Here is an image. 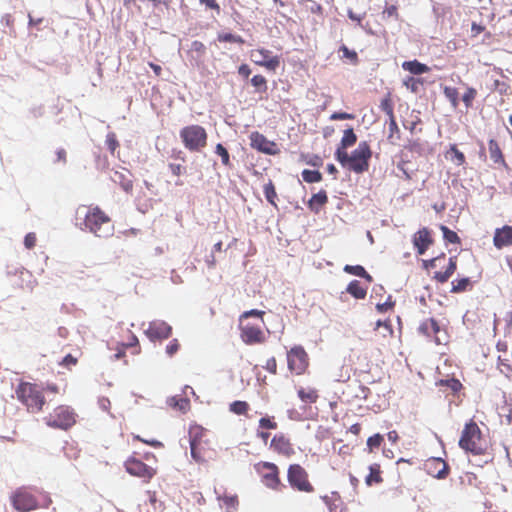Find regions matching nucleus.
<instances>
[{"label":"nucleus","instance_id":"obj_1","mask_svg":"<svg viewBox=\"0 0 512 512\" xmlns=\"http://www.w3.org/2000/svg\"><path fill=\"white\" fill-rule=\"evenodd\" d=\"M75 224L81 230L88 231L97 237H107L113 233L111 218L99 206H78L75 213Z\"/></svg>","mask_w":512,"mask_h":512},{"label":"nucleus","instance_id":"obj_2","mask_svg":"<svg viewBox=\"0 0 512 512\" xmlns=\"http://www.w3.org/2000/svg\"><path fill=\"white\" fill-rule=\"evenodd\" d=\"M265 312L252 309L243 312L239 317L240 338L246 345L263 344L266 334L263 330Z\"/></svg>","mask_w":512,"mask_h":512},{"label":"nucleus","instance_id":"obj_3","mask_svg":"<svg viewBox=\"0 0 512 512\" xmlns=\"http://www.w3.org/2000/svg\"><path fill=\"white\" fill-rule=\"evenodd\" d=\"M371 156L372 151L370 145L366 141L360 142L357 148L353 150L350 155L348 152H335V158L341 166L357 174H362L368 171Z\"/></svg>","mask_w":512,"mask_h":512},{"label":"nucleus","instance_id":"obj_4","mask_svg":"<svg viewBox=\"0 0 512 512\" xmlns=\"http://www.w3.org/2000/svg\"><path fill=\"white\" fill-rule=\"evenodd\" d=\"M16 398L30 413H39L43 410L46 399L43 389L31 382L22 381L15 389Z\"/></svg>","mask_w":512,"mask_h":512},{"label":"nucleus","instance_id":"obj_5","mask_svg":"<svg viewBox=\"0 0 512 512\" xmlns=\"http://www.w3.org/2000/svg\"><path fill=\"white\" fill-rule=\"evenodd\" d=\"M459 447L473 455H484L486 453L487 442L474 420L465 424L459 439Z\"/></svg>","mask_w":512,"mask_h":512},{"label":"nucleus","instance_id":"obj_6","mask_svg":"<svg viewBox=\"0 0 512 512\" xmlns=\"http://www.w3.org/2000/svg\"><path fill=\"white\" fill-rule=\"evenodd\" d=\"M44 422L50 428L67 431L76 424L77 414L70 406L59 405L44 417Z\"/></svg>","mask_w":512,"mask_h":512},{"label":"nucleus","instance_id":"obj_7","mask_svg":"<svg viewBox=\"0 0 512 512\" xmlns=\"http://www.w3.org/2000/svg\"><path fill=\"white\" fill-rule=\"evenodd\" d=\"M180 139L186 149L199 152L207 145L208 134L204 127L192 124L180 130Z\"/></svg>","mask_w":512,"mask_h":512},{"label":"nucleus","instance_id":"obj_8","mask_svg":"<svg viewBox=\"0 0 512 512\" xmlns=\"http://www.w3.org/2000/svg\"><path fill=\"white\" fill-rule=\"evenodd\" d=\"M254 469L260 476L263 485L267 488L274 491H281L285 488V485L280 479V471L276 464L260 461L254 465Z\"/></svg>","mask_w":512,"mask_h":512},{"label":"nucleus","instance_id":"obj_9","mask_svg":"<svg viewBox=\"0 0 512 512\" xmlns=\"http://www.w3.org/2000/svg\"><path fill=\"white\" fill-rule=\"evenodd\" d=\"M287 480L290 486L300 492L312 493L314 487L309 481L307 471L299 464H291L287 470Z\"/></svg>","mask_w":512,"mask_h":512},{"label":"nucleus","instance_id":"obj_10","mask_svg":"<svg viewBox=\"0 0 512 512\" xmlns=\"http://www.w3.org/2000/svg\"><path fill=\"white\" fill-rule=\"evenodd\" d=\"M287 366L295 375H303L307 371L309 356L302 346L296 345L287 352Z\"/></svg>","mask_w":512,"mask_h":512},{"label":"nucleus","instance_id":"obj_11","mask_svg":"<svg viewBox=\"0 0 512 512\" xmlns=\"http://www.w3.org/2000/svg\"><path fill=\"white\" fill-rule=\"evenodd\" d=\"M124 467L127 473L142 479L144 483H149L157 474L156 467L150 466L134 456L129 457L124 462Z\"/></svg>","mask_w":512,"mask_h":512},{"label":"nucleus","instance_id":"obj_12","mask_svg":"<svg viewBox=\"0 0 512 512\" xmlns=\"http://www.w3.org/2000/svg\"><path fill=\"white\" fill-rule=\"evenodd\" d=\"M13 507L19 512H29L39 507L35 496L27 488H18L11 496Z\"/></svg>","mask_w":512,"mask_h":512},{"label":"nucleus","instance_id":"obj_13","mask_svg":"<svg viewBox=\"0 0 512 512\" xmlns=\"http://www.w3.org/2000/svg\"><path fill=\"white\" fill-rule=\"evenodd\" d=\"M252 61L269 71H275L280 65V57L272 55V52L265 48H258L251 51Z\"/></svg>","mask_w":512,"mask_h":512},{"label":"nucleus","instance_id":"obj_14","mask_svg":"<svg viewBox=\"0 0 512 512\" xmlns=\"http://www.w3.org/2000/svg\"><path fill=\"white\" fill-rule=\"evenodd\" d=\"M250 146L267 155H277L280 153L278 145L274 141L268 140L262 133L253 131L250 136Z\"/></svg>","mask_w":512,"mask_h":512},{"label":"nucleus","instance_id":"obj_15","mask_svg":"<svg viewBox=\"0 0 512 512\" xmlns=\"http://www.w3.org/2000/svg\"><path fill=\"white\" fill-rule=\"evenodd\" d=\"M145 334L151 341L164 340L171 336L172 327L165 321L154 320L145 329Z\"/></svg>","mask_w":512,"mask_h":512},{"label":"nucleus","instance_id":"obj_16","mask_svg":"<svg viewBox=\"0 0 512 512\" xmlns=\"http://www.w3.org/2000/svg\"><path fill=\"white\" fill-rule=\"evenodd\" d=\"M270 449L286 458H290L295 454L293 444L283 433H277L273 436L270 442Z\"/></svg>","mask_w":512,"mask_h":512},{"label":"nucleus","instance_id":"obj_17","mask_svg":"<svg viewBox=\"0 0 512 512\" xmlns=\"http://www.w3.org/2000/svg\"><path fill=\"white\" fill-rule=\"evenodd\" d=\"M426 472L434 478L445 479L450 471L449 465L442 459L431 457L424 463Z\"/></svg>","mask_w":512,"mask_h":512},{"label":"nucleus","instance_id":"obj_18","mask_svg":"<svg viewBox=\"0 0 512 512\" xmlns=\"http://www.w3.org/2000/svg\"><path fill=\"white\" fill-rule=\"evenodd\" d=\"M190 436V448L193 459L199 463L205 462L207 459V443L201 437H198L197 433L193 434L191 431Z\"/></svg>","mask_w":512,"mask_h":512},{"label":"nucleus","instance_id":"obj_19","mask_svg":"<svg viewBox=\"0 0 512 512\" xmlns=\"http://www.w3.org/2000/svg\"><path fill=\"white\" fill-rule=\"evenodd\" d=\"M413 245L419 255H423L429 246L433 243L431 232L428 228L424 227L418 230L412 239Z\"/></svg>","mask_w":512,"mask_h":512},{"label":"nucleus","instance_id":"obj_20","mask_svg":"<svg viewBox=\"0 0 512 512\" xmlns=\"http://www.w3.org/2000/svg\"><path fill=\"white\" fill-rule=\"evenodd\" d=\"M216 494L220 507L225 509L226 512H235L238 509L239 499L236 493L224 489L222 492L216 491Z\"/></svg>","mask_w":512,"mask_h":512},{"label":"nucleus","instance_id":"obj_21","mask_svg":"<svg viewBox=\"0 0 512 512\" xmlns=\"http://www.w3.org/2000/svg\"><path fill=\"white\" fill-rule=\"evenodd\" d=\"M493 244L497 249L512 246V226L504 225L495 229Z\"/></svg>","mask_w":512,"mask_h":512},{"label":"nucleus","instance_id":"obj_22","mask_svg":"<svg viewBox=\"0 0 512 512\" xmlns=\"http://www.w3.org/2000/svg\"><path fill=\"white\" fill-rule=\"evenodd\" d=\"M113 182L119 184L124 191L129 192L133 188V181L131 179V173L127 169L121 171H115L111 176Z\"/></svg>","mask_w":512,"mask_h":512},{"label":"nucleus","instance_id":"obj_23","mask_svg":"<svg viewBox=\"0 0 512 512\" xmlns=\"http://www.w3.org/2000/svg\"><path fill=\"white\" fill-rule=\"evenodd\" d=\"M457 269V257H450L448 260V265L444 271H436L434 273L433 279L437 282L443 284L446 283L450 277L455 273Z\"/></svg>","mask_w":512,"mask_h":512},{"label":"nucleus","instance_id":"obj_24","mask_svg":"<svg viewBox=\"0 0 512 512\" xmlns=\"http://www.w3.org/2000/svg\"><path fill=\"white\" fill-rule=\"evenodd\" d=\"M205 53V45L198 40L193 41L190 45L189 50L187 51V54L190 57L191 61H194L196 65L202 62Z\"/></svg>","mask_w":512,"mask_h":512},{"label":"nucleus","instance_id":"obj_25","mask_svg":"<svg viewBox=\"0 0 512 512\" xmlns=\"http://www.w3.org/2000/svg\"><path fill=\"white\" fill-rule=\"evenodd\" d=\"M299 399L305 404H314L319 399L318 390L313 387H299L297 389Z\"/></svg>","mask_w":512,"mask_h":512},{"label":"nucleus","instance_id":"obj_26","mask_svg":"<svg viewBox=\"0 0 512 512\" xmlns=\"http://www.w3.org/2000/svg\"><path fill=\"white\" fill-rule=\"evenodd\" d=\"M328 202V196L325 190H320L318 193L313 194L310 200L308 201V208L318 213L320 208L324 206Z\"/></svg>","mask_w":512,"mask_h":512},{"label":"nucleus","instance_id":"obj_27","mask_svg":"<svg viewBox=\"0 0 512 512\" xmlns=\"http://www.w3.org/2000/svg\"><path fill=\"white\" fill-rule=\"evenodd\" d=\"M488 148L490 153V158L496 164H501L504 167H507V163L505 162L503 153L498 142L494 139H490L488 142Z\"/></svg>","mask_w":512,"mask_h":512},{"label":"nucleus","instance_id":"obj_28","mask_svg":"<svg viewBox=\"0 0 512 512\" xmlns=\"http://www.w3.org/2000/svg\"><path fill=\"white\" fill-rule=\"evenodd\" d=\"M402 68L413 75H421L430 71V67L418 60L405 61L402 64Z\"/></svg>","mask_w":512,"mask_h":512},{"label":"nucleus","instance_id":"obj_29","mask_svg":"<svg viewBox=\"0 0 512 512\" xmlns=\"http://www.w3.org/2000/svg\"><path fill=\"white\" fill-rule=\"evenodd\" d=\"M356 142L357 136L354 133L353 128H348L344 130L340 144L338 145L336 151L347 152V148L353 146Z\"/></svg>","mask_w":512,"mask_h":512},{"label":"nucleus","instance_id":"obj_30","mask_svg":"<svg viewBox=\"0 0 512 512\" xmlns=\"http://www.w3.org/2000/svg\"><path fill=\"white\" fill-rule=\"evenodd\" d=\"M381 467L378 463H374L369 467V474L365 478L367 486L380 484L383 482Z\"/></svg>","mask_w":512,"mask_h":512},{"label":"nucleus","instance_id":"obj_31","mask_svg":"<svg viewBox=\"0 0 512 512\" xmlns=\"http://www.w3.org/2000/svg\"><path fill=\"white\" fill-rule=\"evenodd\" d=\"M346 291L356 299H364L367 294V289L358 280L351 281Z\"/></svg>","mask_w":512,"mask_h":512},{"label":"nucleus","instance_id":"obj_32","mask_svg":"<svg viewBox=\"0 0 512 512\" xmlns=\"http://www.w3.org/2000/svg\"><path fill=\"white\" fill-rule=\"evenodd\" d=\"M432 337L437 345L446 344L448 342V335L444 328L440 326L435 319V325H432Z\"/></svg>","mask_w":512,"mask_h":512},{"label":"nucleus","instance_id":"obj_33","mask_svg":"<svg viewBox=\"0 0 512 512\" xmlns=\"http://www.w3.org/2000/svg\"><path fill=\"white\" fill-rule=\"evenodd\" d=\"M389 133L387 139L392 145H397L401 139V132L397 125L396 118L389 119Z\"/></svg>","mask_w":512,"mask_h":512},{"label":"nucleus","instance_id":"obj_34","mask_svg":"<svg viewBox=\"0 0 512 512\" xmlns=\"http://www.w3.org/2000/svg\"><path fill=\"white\" fill-rule=\"evenodd\" d=\"M472 289V282L470 278L464 277L460 279H456L452 281L451 292L452 293H462L465 291H469Z\"/></svg>","mask_w":512,"mask_h":512},{"label":"nucleus","instance_id":"obj_35","mask_svg":"<svg viewBox=\"0 0 512 512\" xmlns=\"http://www.w3.org/2000/svg\"><path fill=\"white\" fill-rule=\"evenodd\" d=\"M175 157L176 159H179L181 163L172 162L169 164V169L174 176H181L186 173V167L183 165V163L186 161V158L182 151H178Z\"/></svg>","mask_w":512,"mask_h":512},{"label":"nucleus","instance_id":"obj_36","mask_svg":"<svg viewBox=\"0 0 512 512\" xmlns=\"http://www.w3.org/2000/svg\"><path fill=\"white\" fill-rule=\"evenodd\" d=\"M168 404L174 409H178L181 412L188 410L190 402L187 398L174 396L168 399Z\"/></svg>","mask_w":512,"mask_h":512},{"label":"nucleus","instance_id":"obj_37","mask_svg":"<svg viewBox=\"0 0 512 512\" xmlns=\"http://www.w3.org/2000/svg\"><path fill=\"white\" fill-rule=\"evenodd\" d=\"M497 368L508 380L512 381V365L509 359L498 357Z\"/></svg>","mask_w":512,"mask_h":512},{"label":"nucleus","instance_id":"obj_38","mask_svg":"<svg viewBox=\"0 0 512 512\" xmlns=\"http://www.w3.org/2000/svg\"><path fill=\"white\" fill-rule=\"evenodd\" d=\"M344 271L346 273H349V274H352V275H355V276H359V277L365 278L368 281L372 280L371 275L368 274L367 271L364 269V267L361 266V265H354V266L353 265H346L344 267Z\"/></svg>","mask_w":512,"mask_h":512},{"label":"nucleus","instance_id":"obj_39","mask_svg":"<svg viewBox=\"0 0 512 512\" xmlns=\"http://www.w3.org/2000/svg\"><path fill=\"white\" fill-rule=\"evenodd\" d=\"M380 109L388 116V119L395 118L394 105L390 94H387L380 102Z\"/></svg>","mask_w":512,"mask_h":512},{"label":"nucleus","instance_id":"obj_40","mask_svg":"<svg viewBox=\"0 0 512 512\" xmlns=\"http://www.w3.org/2000/svg\"><path fill=\"white\" fill-rule=\"evenodd\" d=\"M263 192L267 201L274 207H277L275 202V199L277 198V193L275 186L271 180H269V182L264 185Z\"/></svg>","mask_w":512,"mask_h":512},{"label":"nucleus","instance_id":"obj_41","mask_svg":"<svg viewBox=\"0 0 512 512\" xmlns=\"http://www.w3.org/2000/svg\"><path fill=\"white\" fill-rule=\"evenodd\" d=\"M302 178L307 183H318L322 181V173L318 170L305 169L302 171Z\"/></svg>","mask_w":512,"mask_h":512},{"label":"nucleus","instance_id":"obj_42","mask_svg":"<svg viewBox=\"0 0 512 512\" xmlns=\"http://www.w3.org/2000/svg\"><path fill=\"white\" fill-rule=\"evenodd\" d=\"M440 230L442 231L443 238L447 243L460 244L461 240L456 232L450 230L445 225H441Z\"/></svg>","mask_w":512,"mask_h":512},{"label":"nucleus","instance_id":"obj_43","mask_svg":"<svg viewBox=\"0 0 512 512\" xmlns=\"http://www.w3.org/2000/svg\"><path fill=\"white\" fill-rule=\"evenodd\" d=\"M229 410L236 415H246L249 410V404L245 401H234L230 404Z\"/></svg>","mask_w":512,"mask_h":512},{"label":"nucleus","instance_id":"obj_44","mask_svg":"<svg viewBox=\"0 0 512 512\" xmlns=\"http://www.w3.org/2000/svg\"><path fill=\"white\" fill-rule=\"evenodd\" d=\"M445 97L450 101L451 105L456 108L459 104V93L455 87L446 86L443 90Z\"/></svg>","mask_w":512,"mask_h":512},{"label":"nucleus","instance_id":"obj_45","mask_svg":"<svg viewBox=\"0 0 512 512\" xmlns=\"http://www.w3.org/2000/svg\"><path fill=\"white\" fill-rule=\"evenodd\" d=\"M426 144L422 142L420 139H413L409 140L407 145L405 146V149L417 154H422L425 150Z\"/></svg>","mask_w":512,"mask_h":512},{"label":"nucleus","instance_id":"obj_46","mask_svg":"<svg viewBox=\"0 0 512 512\" xmlns=\"http://www.w3.org/2000/svg\"><path fill=\"white\" fill-rule=\"evenodd\" d=\"M251 84L261 93H265L268 89L266 78L260 74L254 75L251 78Z\"/></svg>","mask_w":512,"mask_h":512},{"label":"nucleus","instance_id":"obj_47","mask_svg":"<svg viewBox=\"0 0 512 512\" xmlns=\"http://www.w3.org/2000/svg\"><path fill=\"white\" fill-rule=\"evenodd\" d=\"M217 39L219 42L244 44V39L241 36L232 33H220L218 34Z\"/></svg>","mask_w":512,"mask_h":512},{"label":"nucleus","instance_id":"obj_48","mask_svg":"<svg viewBox=\"0 0 512 512\" xmlns=\"http://www.w3.org/2000/svg\"><path fill=\"white\" fill-rule=\"evenodd\" d=\"M437 384L439 386H446V387H448L454 393H457V392H459L462 389V383L458 379H456V378L440 380Z\"/></svg>","mask_w":512,"mask_h":512},{"label":"nucleus","instance_id":"obj_49","mask_svg":"<svg viewBox=\"0 0 512 512\" xmlns=\"http://www.w3.org/2000/svg\"><path fill=\"white\" fill-rule=\"evenodd\" d=\"M215 153L221 157V161L224 166H231L229 152L221 143L216 145Z\"/></svg>","mask_w":512,"mask_h":512},{"label":"nucleus","instance_id":"obj_50","mask_svg":"<svg viewBox=\"0 0 512 512\" xmlns=\"http://www.w3.org/2000/svg\"><path fill=\"white\" fill-rule=\"evenodd\" d=\"M432 325H435V318H428L422 321L418 330L421 334L432 337Z\"/></svg>","mask_w":512,"mask_h":512},{"label":"nucleus","instance_id":"obj_51","mask_svg":"<svg viewBox=\"0 0 512 512\" xmlns=\"http://www.w3.org/2000/svg\"><path fill=\"white\" fill-rule=\"evenodd\" d=\"M383 440V436L379 433L370 436L367 439V447L369 452H373L375 449H378L381 446Z\"/></svg>","mask_w":512,"mask_h":512},{"label":"nucleus","instance_id":"obj_52","mask_svg":"<svg viewBox=\"0 0 512 512\" xmlns=\"http://www.w3.org/2000/svg\"><path fill=\"white\" fill-rule=\"evenodd\" d=\"M105 143H106L107 149L112 154H114L116 149L119 147V142L117 140V137H116L115 133H112V132L107 134Z\"/></svg>","mask_w":512,"mask_h":512},{"label":"nucleus","instance_id":"obj_53","mask_svg":"<svg viewBox=\"0 0 512 512\" xmlns=\"http://www.w3.org/2000/svg\"><path fill=\"white\" fill-rule=\"evenodd\" d=\"M404 85L408 89H410L412 92L417 93L418 90H419V87L423 85V81L421 79H418V78L408 77L404 81Z\"/></svg>","mask_w":512,"mask_h":512},{"label":"nucleus","instance_id":"obj_54","mask_svg":"<svg viewBox=\"0 0 512 512\" xmlns=\"http://www.w3.org/2000/svg\"><path fill=\"white\" fill-rule=\"evenodd\" d=\"M477 91L476 89L469 87L467 88L466 92L464 93L462 100L466 106V108H470L472 106V103L474 99L476 98Z\"/></svg>","mask_w":512,"mask_h":512},{"label":"nucleus","instance_id":"obj_55","mask_svg":"<svg viewBox=\"0 0 512 512\" xmlns=\"http://www.w3.org/2000/svg\"><path fill=\"white\" fill-rule=\"evenodd\" d=\"M380 328L383 329V337L384 338L392 337L393 329H392L390 322L378 320L376 323V329H380Z\"/></svg>","mask_w":512,"mask_h":512},{"label":"nucleus","instance_id":"obj_56","mask_svg":"<svg viewBox=\"0 0 512 512\" xmlns=\"http://www.w3.org/2000/svg\"><path fill=\"white\" fill-rule=\"evenodd\" d=\"M259 427L263 428V429L275 430V429H277L278 424L274 420V417H262L259 420Z\"/></svg>","mask_w":512,"mask_h":512},{"label":"nucleus","instance_id":"obj_57","mask_svg":"<svg viewBox=\"0 0 512 512\" xmlns=\"http://www.w3.org/2000/svg\"><path fill=\"white\" fill-rule=\"evenodd\" d=\"M340 51H342L343 57L349 59L353 64H357L358 63L359 59H358V55H357L356 51L350 50L345 45H342L340 47Z\"/></svg>","mask_w":512,"mask_h":512},{"label":"nucleus","instance_id":"obj_58","mask_svg":"<svg viewBox=\"0 0 512 512\" xmlns=\"http://www.w3.org/2000/svg\"><path fill=\"white\" fill-rule=\"evenodd\" d=\"M445 260H446V256L444 253H442L441 255H439L433 259L424 261V266H425V268H436L438 266V264H440L441 262H444Z\"/></svg>","mask_w":512,"mask_h":512},{"label":"nucleus","instance_id":"obj_59","mask_svg":"<svg viewBox=\"0 0 512 512\" xmlns=\"http://www.w3.org/2000/svg\"><path fill=\"white\" fill-rule=\"evenodd\" d=\"M179 348H180V344H179L178 340L173 339L167 344L166 353L168 354V356L172 357L173 355H175L178 352Z\"/></svg>","mask_w":512,"mask_h":512},{"label":"nucleus","instance_id":"obj_60","mask_svg":"<svg viewBox=\"0 0 512 512\" xmlns=\"http://www.w3.org/2000/svg\"><path fill=\"white\" fill-rule=\"evenodd\" d=\"M263 368L273 375L277 374V361L275 357L267 359L266 364L263 366Z\"/></svg>","mask_w":512,"mask_h":512},{"label":"nucleus","instance_id":"obj_61","mask_svg":"<svg viewBox=\"0 0 512 512\" xmlns=\"http://www.w3.org/2000/svg\"><path fill=\"white\" fill-rule=\"evenodd\" d=\"M36 242H37V237H36L35 233L30 232V233L26 234V236L24 238V245L27 249L34 248L36 245Z\"/></svg>","mask_w":512,"mask_h":512},{"label":"nucleus","instance_id":"obj_62","mask_svg":"<svg viewBox=\"0 0 512 512\" xmlns=\"http://www.w3.org/2000/svg\"><path fill=\"white\" fill-rule=\"evenodd\" d=\"M199 2L207 9L216 11L217 14H219L221 11L220 6L216 0H199Z\"/></svg>","mask_w":512,"mask_h":512},{"label":"nucleus","instance_id":"obj_63","mask_svg":"<svg viewBox=\"0 0 512 512\" xmlns=\"http://www.w3.org/2000/svg\"><path fill=\"white\" fill-rule=\"evenodd\" d=\"M450 151L454 154V158L456 159L458 165L465 163V156L460 150L457 149L456 145H452Z\"/></svg>","mask_w":512,"mask_h":512},{"label":"nucleus","instance_id":"obj_64","mask_svg":"<svg viewBox=\"0 0 512 512\" xmlns=\"http://www.w3.org/2000/svg\"><path fill=\"white\" fill-rule=\"evenodd\" d=\"M355 116L347 112H335L330 116L331 120H352Z\"/></svg>","mask_w":512,"mask_h":512}]
</instances>
